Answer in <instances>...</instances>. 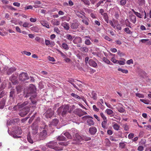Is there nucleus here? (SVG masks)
<instances>
[{
	"instance_id": "nucleus-51",
	"label": "nucleus",
	"mask_w": 151,
	"mask_h": 151,
	"mask_svg": "<svg viewBox=\"0 0 151 151\" xmlns=\"http://www.w3.org/2000/svg\"><path fill=\"white\" fill-rule=\"evenodd\" d=\"M21 53L23 54H25L26 55L28 56H30L31 54V53L30 52L26 51H22Z\"/></svg>"
},
{
	"instance_id": "nucleus-39",
	"label": "nucleus",
	"mask_w": 151,
	"mask_h": 151,
	"mask_svg": "<svg viewBox=\"0 0 151 151\" xmlns=\"http://www.w3.org/2000/svg\"><path fill=\"white\" fill-rule=\"evenodd\" d=\"M62 47L63 49L65 50H67L69 49V47L67 44L65 43H63L62 44Z\"/></svg>"
},
{
	"instance_id": "nucleus-28",
	"label": "nucleus",
	"mask_w": 151,
	"mask_h": 151,
	"mask_svg": "<svg viewBox=\"0 0 151 151\" xmlns=\"http://www.w3.org/2000/svg\"><path fill=\"white\" fill-rule=\"evenodd\" d=\"M137 3L140 6H144L145 4V0H137Z\"/></svg>"
},
{
	"instance_id": "nucleus-14",
	"label": "nucleus",
	"mask_w": 151,
	"mask_h": 151,
	"mask_svg": "<svg viewBox=\"0 0 151 151\" xmlns=\"http://www.w3.org/2000/svg\"><path fill=\"white\" fill-rule=\"evenodd\" d=\"M83 111L81 109H77L74 111V113L75 114L78 115L81 117L83 115L82 114Z\"/></svg>"
},
{
	"instance_id": "nucleus-15",
	"label": "nucleus",
	"mask_w": 151,
	"mask_h": 151,
	"mask_svg": "<svg viewBox=\"0 0 151 151\" xmlns=\"http://www.w3.org/2000/svg\"><path fill=\"white\" fill-rule=\"evenodd\" d=\"M88 63L91 66L94 67L96 68L97 67V65L95 61L92 59H90L88 61Z\"/></svg>"
},
{
	"instance_id": "nucleus-3",
	"label": "nucleus",
	"mask_w": 151,
	"mask_h": 151,
	"mask_svg": "<svg viewBox=\"0 0 151 151\" xmlns=\"http://www.w3.org/2000/svg\"><path fill=\"white\" fill-rule=\"evenodd\" d=\"M47 126L45 124H43V126H40L41 129H43L40 131V133L37 134V136L38 137V139L41 140L44 139L47 137V131L45 129L47 128Z\"/></svg>"
},
{
	"instance_id": "nucleus-63",
	"label": "nucleus",
	"mask_w": 151,
	"mask_h": 151,
	"mask_svg": "<svg viewBox=\"0 0 151 151\" xmlns=\"http://www.w3.org/2000/svg\"><path fill=\"white\" fill-rule=\"evenodd\" d=\"M93 109L96 112H98L99 111V108H97L96 105H94L93 106Z\"/></svg>"
},
{
	"instance_id": "nucleus-11",
	"label": "nucleus",
	"mask_w": 151,
	"mask_h": 151,
	"mask_svg": "<svg viewBox=\"0 0 151 151\" xmlns=\"http://www.w3.org/2000/svg\"><path fill=\"white\" fill-rule=\"evenodd\" d=\"M73 42L75 44H78L82 42V40L81 37H76L73 40Z\"/></svg>"
},
{
	"instance_id": "nucleus-41",
	"label": "nucleus",
	"mask_w": 151,
	"mask_h": 151,
	"mask_svg": "<svg viewBox=\"0 0 151 151\" xmlns=\"http://www.w3.org/2000/svg\"><path fill=\"white\" fill-rule=\"evenodd\" d=\"M103 60L104 62H105L106 63L110 65L112 64V63H111L110 61L108 60V59H107V58H106L104 57L103 59Z\"/></svg>"
},
{
	"instance_id": "nucleus-29",
	"label": "nucleus",
	"mask_w": 151,
	"mask_h": 151,
	"mask_svg": "<svg viewBox=\"0 0 151 151\" xmlns=\"http://www.w3.org/2000/svg\"><path fill=\"white\" fill-rule=\"evenodd\" d=\"M16 69L15 68H11L9 69L7 71V74L8 75H10L14 71L16 70Z\"/></svg>"
},
{
	"instance_id": "nucleus-49",
	"label": "nucleus",
	"mask_w": 151,
	"mask_h": 151,
	"mask_svg": "<svg viewBox=\"0 0 151 151\" xmlns=\"http://www.w3.org/2000/svg\"><path fill=\"white\" fill-rule=\"evenodd\" d=\"M106 0H100L97 4H96V7H98L100 6L101 4H103L104 1Z\"/></svg>"
},
{
	"instance_id": "nucleus-42",
	"label": "nucleus",
	"mask_w": 151,
	"mask_h": 151,
	"mask_svg": "<svg viewBox=\"0 0 151 151\" xmlns=\"http://www.w3.org/2000/svg\"><path fill=\"white\" fill-rule=\"evenodd\" d=\"M90 140H91V138L90 137H88L86 136H84L83 137H81V141L82 140L88 141Z\"/></svg>"
},
{
	"instance_id": "nucleus-10",
	"label": "nucleus",
	"mask_w": 151,
	"mask_h": 151,
	"mask_svg": "<svg viewBox=\"0 0 151 151\" xmlns=\"http://www.w3.org/2000/svg\"><path fill=\"white\" fill-rule=\"evenodd\" d=\"M139 12L140 13L136 12V14H135L136 16L139 18H142V17L144 16V19H146L147 17L146 13L145 12V11L141 9H139Z\"/></svg>"
},
{
	"instance_id": "nucleus-25",
	"label": "nucleus",
	"mask_w": 151,
	"mask_h": 151,
	"mask_svg": "<svg viewBox=\"0 0 151 151\" xmlns=\"http://www.w3.org/2000/svg\"><path fill=\"white\" fill-rule=\"evenodd\" d=\"M75 81V80L74 79H72V78H69L68 79V82L70 83H71V84H72L73 86L75 87V88H76V89H77L78 90H79L78 88L77 87L76 85L74 84V83H73V82Z\"/></svg>"
},
{
	"instance_id": "nucleus-13",
	"label": "nucleus",
	"mask_w": 151,
	"mask_h": 151,
	"mask_svg": "<svg viewBox=\"0 0 151 151\" xmlns=\"http://www.w3.org/2000/svg\"><path fill=\"white\" fill-rule=\"evenodd\" d=\"M10 80L14 84H16L18 82L17 77L14 75H12L10 78Z\"/></svg>"
},
{
	"instance_id": "nucleus-7",
	"label": "nucleus",
	"mask_w": 151,
	"mask_h": 151,
	"mask_svg": "<svg viewBox=\"0 0 151 151\" xmlns=\"http://www.w3.org/2000/svg\"><path fill=\"white\" fill-rule=\"evenodd\" d=\"M29 78V76L27 73L22 72L19 75V79L22 81L28 80Z\"/></svg>"
},
{
	"instance_id": "nucleus-45",
	"label": "nucleus",
	"mask_w": 151,
	"mask_h": 151,
	"mask_svg": "<svg viewBox=\"0 0 151 151\" xmlns=\"http://www.w3.org/2000/svg\"><path fill=\"white\" fill-rule=\"evenodd\" d=\"M84 18V19H83L82 20V22L85 24L86 25H88L89 24L88 22L89 21V20L87 18L86 19V17H85Z\"/></svg>"
},
{
	"instance_id": "nucleus-52",
	"label": "nucleus",
	"mask_w": 151,
	"mask_h": 151,
	"mask_svg": "<svg viewBox=\"0 0 151 151\" xmlns=\"http://www.w3.org/2000/svg\"><path fill=\"white\" fill-rule=\"evenodd\" d=\"M126 144H125V142H120L119 144V146L120 148H124L126 146Z\"/></svg>"
},
{
	"instance_id": "nucleus-60",
	"label": "nucleus",
	"mask_w": 151,
	"mask_h": 151,
	"mask_svg": "<svg viewBox=\"0 0 151 151\" xmlns=\"http://www.w3.org/2000/svg\"><path fill=\"white\" fill-rule=\"evenodd\" d=\"M117 54L120 57H122L125 55V54L123 52H121L120 50H118L117 51Z\"/></svg>"
},
{
	"instance_id": "nucleus-35",
	"label": "nucleus",
	"mask_w": 151,
	"mask_h": 151,
	"mask_svg": "<svg viewBox=\"0 0 151 151\" xmlns=\"http://www.w3.org/2000/svg\"><path fill=\"white\" fill-rule=\"evenodd\" d=\"M113 127L114 128V129L116 130H119V128L120 127V126L118 125L117 124H114Z\"/></svg>"
},
{
	"instance_id": "nucleus-4",
	"label": "nucleus",
	"mask_w": 151,
	"mask_h": 151,
	"mask_svg": "<svg viewBox=\"0 0 151 151\" xmlns=\"http://www.w3.org/2000/svg\"><path fill=\"white\" fill-rule=\"evenodd\" d=\"M58 144L56 142L51 141L47 145V147L53 149L56 151L62 150L63 148L58 147Z\"/></svg>"
},
{
	"instance_id": "nucleus-32",
	"label": "nucleus",
	"mask_w": 151,
	"mask_h": 151,
	"mask_svg": "<svg viewBox=\"0 0 151 151\" xmlns=\"http://www.w3.org/2000/svg\"><path fill=\"white\" fill-rule=\"evenodd\" d=\"M71 141L67 142H62L59 143V144L60 145H63L64 146H66L69 144L71 143Z\"/></svg>"
},
{
	"instance_id": "nucleus-53",
	"label": "nucleus",
	"mask_w": 151,
	"mask_h": 151,
	"mask_svg": "<svg viewBox=\"0 0 151 151\" xmlns=\"http://www.w3.org/2000/svg\"><path fill=\"white\" fill-rule=\"evenodd\" d=\"M81 1L83 2L86 5H90V2L88 0H81Z\"/></svg>"
},
{
	"instance_id": "nucleus-27",
	"label": "nucleus",
	"mask_w": 151,
	"mask_h": 151,
	"mask_svg": "<svg viewBox=\"0 0 151 151\" xmlns=\"http://www.w3.org/2000/svg\"><path fill=\"white\" fill-rule=\"evenodd\" d=\"M63 134L68 139H72V135L70 134V132H63Z\"/></svg>"
},
{
	"instance_id": "nucleus-57",
	"label": "nucleus",
	"mask_w": 151,
	"mask_h": 151,
	"mask_svg": "<svg viewBox=\"0 0 151 151\" xmlns=\"http://www.w3.org/2000/svg\"><path fill=\"white\" fill-rule=\"evenodd\" d=\"M139 101L145 104H149V101L148 100L140 99L139 100Z\"/></svg>"
},
{
	"instance_id": "nucleus-48",
	"label": "nucleus",
	"mask_w": 151,
	"mask_h": 151,
	"mask_svg": "<svg viewBox=\"0 0 151 151\" xmlns=\"http://www.w3.org/2000/svg\"><path fill=\"white\" fill-rule=\"evenodd\" d=\"M32 30L34 31L35 32H38L39 29L37 27H31Z\"/></svg>"
},
{
	"instance_id": "nucleus-61",
	"label": "nucleus",
	"mask_w": 151,
	"mask_h": 151,
	"mask_svg": "<svg viewBox=\"0 0 151 151\" xmlns=\"http://www.w3.org/2000/svg\"><path fill=\"white\" fill-rule=\"evenodd\" d=\"M100 116L104 120H106L107 118L105 116L104 114L102 112L100 114Z\"/></svg>"
},
{
	"instance_id": "nucleus-58",
	"label": "nucleus",
	"mask_w": 151,
	"mask_h": 151,
	"mask_svg": "<svg viewBox=\"0 0 151 151\" xmlns=\"http://www.w3.org/2000/svg\"><path fill=\"white\" fill-rule=\"evenodd\" d=\"M66 38L70 41H72L73 39L72 35L68 34L66 35Z\"/></svg>"
},
{
	"instance_id": "nucleus-8",
	"label": "nucleus",
	"mask_w": 151,
	"mask_h": 151,
	"mask_svg": "<svg viewBox=\"0 0 151 151\" xmlns=\"http://www.w3.org/2000/svg\"><path fill=\"white\" fill-rule=\"evenodd\" d=\"M54 114V111L51 108H49L45 113V117L47 118H50L53 116Z\"/></svg>"
},
{
	"instance_id": "nucleus-64",
	"label": "nucleus",
	"mask_w": 151,
	"mask_h": 151,
	"mask_svg": "<svg viewBox=\"0 0 151 151\" xmlns=\"http://www.w3.org/2000/svg\"><path fill=\"white\" fill-rule=\"evenodd\" d=\"M116 27L117 29L119 30H121L122 29V26L120 24L118 23L117 24V25L115 26V27Z\"/></svg>"
},
{
	"instance_id": "nucleus-34",
	"label": "nucleus",
	"mask_w": 151,
	"mask_h": 151,
	"mask_svg": "<svg viewBox=\"0 0 151 151\" xmlns=\"http://www.w3.org/2000/svg\"><path fill=\"white\" fill-rule=\"evenodd\" d=\"M105 112L108 115H111L114 113V111L111 109H107L105 111Z\"/></svg>"
},
{
	"instance_id": "nucleus-24",
	"label": "nucleus",
	"mask_w": 151,
	"mask_h": 151,
	"mask_svg": "<svg viewBox=\"0 0 151 151\" xmlns=\"http://www.w3.org/2000/svg\"><path fill=\"white\" fill-rule=\"evenodd\" d=\"M15 132L17 134H21L22 133L21 128L19 127H17Z\"/></svg>"
},
{
	"instance_id": "nucleus-26",
	"label": "nucleus",
	"mask_w": 151,
	"mask_h": 151,
	"mask_svg": "<svg viewBox=\"0 0 151 151\" xmlns=\"http://www.w3.org/2000/svg\"><path fill=\"white\" fill-rule=\"evenodd\" d=\"M75 13L77 16L78 17H79L81 18L82 19H83L84 18L86 17L83 14L79 12H76Z\"/></svg>"
},
{
	"instance_id": "nucleus-12",
	"label": "nucleus",
	"mask_w": 151,
	"mask_h": 151,
	"mask_svg": "<svg viewBox=\"0 0 151 151\" xmlns=\"http://www.w3.org/2000/svg\"><path fill=\"white\" fill-rule=\"evenodd\" d=\"M80 23L77 21L76 22L72 23L71 24V27L72 29H77L79 26Z\"/></svg>"
},
{
	"instance_id": "nucleus-22",
	"label": "nucleus",
	"mask_w": 151,
	"mask_h": 151,
	"mask_svg": "<svg viewBox=\"0 0 151 151\" xmlns=\"http://www.w3.org/2000/svg\"><path fill=\"white\" fill-rule=\"evenodd\" d=\"M90 96L92 98L93 100H96L97 98V94L94 91H92L91 94L89 93Z\"/></svg>"
},
{
	"instance_id": "nucleus-62",
	"label": "nucleus",
	"mask_w": 151,
	"mask_h": 151,
	"mask_svg": "<svg viewBox=\"0 0 151 151\" xmlns=\"http://www.w3.org/2000/svg\"><path fill=\"white\" fill-rule=\"evenodd\" d=\"M127 3V0H121L120 5L122 6L124 5Z\"/></svg>"
},
{
	"instance_id": "nucleus-30",
	"label": "nucleus",
	"mask_w": 151,
	"mask_h": 151,
	"mask_svg": "<svg viewBox=\"0 0 151 151\" xmlns=\"http://www.w3.org/2000/svg\"><path fill=\"white\" fill-rule=\"evenodd\" d=\"M103 16L104 17V19L105 21L106 22L108 23H109V17L108 16V14L106 13H104V14H103Z\"/></svg>"
},
{
	"instance_id": "nucleus-59",
	"label": "nucleus",
	"mask_w": 151,
	"mask_h": 151,
	"mask_svg": "<svg viewBox=\"0 0 151 151\" xmlns=\"http://www.w3.org/2000/svg\"><path fill=\"white\" fill-rule=\"evenodd\" d=\"M123 60H123H117V63L120 65H124L125 63L124 61H125V59H124Z\"/></svg>"
},
{
	"instance_id": "nucleus-16",
	"label": "nucleus",
	"mask_w": 151,
	"mask_h": 151,
	"mask_svg": "<svg viewBox=\"0 0 151 151\" xmlns=\"http://www.w3.org/2000/svg\"><path fill=\"white\" fill-rule=\"evenodd\" d=\"M89 133L91 134H94L97 131V129L96 127H92L89 128Z\"/></svg>"
},
{
	"instance_id": "nucleus-43",
	"label": "nucleus",
	"mask_w": 151,
	"mask_h": 151,
	"mask_svg": "<svg viewBox=\"0 0 151 151\" xmlns=\"http://www.w3.org/2000/svg\"><path fill=\"white\" fill-rule=\"evenodd\" d=\"M124 30L128 34H131L132 33V32L131 31L129 27H126L124 28Z\"/></svg>"
},
{
	"instance_id": "nucleus-37",
	"label": "nucleus",
	"mask_w": 151,
	"mask_h": 151,
	"mask_svg": "<svg viewBox=\"0 0 151 151\" xmlns=\"http://www.w3.org/2000/svg\"><path fill=\"white\" fill-rule=\"evenodd\" d=\"M71 95L72 96L74 97L75 99L79 100L81 99V97L76 94L73 93H71Z\"/></svg>"
},
{
	"instance_id": "nucleus-56",
	"label": "nucleus",
	"mask_w": 151,
	"mask_h": 151,
	"mask_svg": "<svg viewBox=\"0 0 151 151\" xmlns=\"http://www.w3.org/2000/svg\"><path fill=\"white\" fill-rule=\"evenodd\" d=\"M136 96L140 98H143L145 97L144 95L143 94L140 93H136Z\"/></svg>"
},
{
	"instance_id": "nucleus-44",
	"label": "nucleus",
	"mask_w": 151,
	"mask_h": 151,
	"mask_svg": "<svg viewBox=\"0 0 151 151\" xmlns=\"http://www.w3.org/2000/svg\"><path fill=\"white\" fill-rule=\"evenodd\" d=\"M27 138L28 142L31 144L33 143V141L31 137L29 134L27 135Z\"/></svg>"
},
{
	"instance_id": "nucleus-55",
	"label": "nucleus",
	"mask_w": 151,
	"mask_h": 151,
	"mask_svg": "<svg viewBox=\"0 0 151 151\" xmlns=\"http://www.w3.org/2000/svg\"><path fill=\"white\" fill-rule=\"evenodd\" d=\"M118 70L121 71L123 73H127L128 72V70H124L122 68H119L118 69Z\"/></svg>"
},
{
	"instance_id": "nucleus-47",
	"label": "nucleus",
	"mask_w": 151,
	"mask_h": 151,
	"mask_svg": "<svg viewBox=\"0 0 151 151\" xmlns=\"http://www.w3.org/2000/svg\"><path fill=\"white\" fill-rule=\"evenodd\" d=\"M123 127L125 131H127L129 130V126L127 123L123 125Z\"/></svg>"
},
{
	"instance_id": "nucleus-33",
	"label": "nucleus",
	"mask_w": 151,
	"mask_h": 151,
	"mask_svg": "<svg viewBox=\"0 0 151 151\" xmlns=\"http://www.w3.org/2000/svg\"><path fill=\"white\" fill-rule=\"evenodd\" d=\"M57 139L59 141H65L66 139V137L62 135H61L58 137Z\"/></svg>"
},
{
	"instance_id": "nucleus-54",
	"label": "nucleus",
	"mask_w": 151,
	"mask_h": 151,
	"mask_svg": "<svg viewBox=\"0 0 151 151\" xmlns=\"http://www.w3.org/2000/svg\"><path fill=\"white\" fill-rule=\"evenodd\" d=\"M85 43L87 45H89L92 44V43L89 39H86L85 41Z\"/></svg>"
},
{
	"instance_id": "nucleus-20",
	"label": "nucleus",
	"mask_w": 151,
	"mask_h": 151,
	"mask_svg": "<svg viewBox=\"0 0 151 151\" xmlns=\"http://www.w3.org/2000/svg\"><path fill=\"white\" fill-rule=\"evenodd\" d=\"M16 93V90L14 89H12L11 91L10 92V95L9 97H12V98L13 100H14V99Z\"/></svg>"
},
{
	"instance_id": "nucleus-50",
	"label": "nucleus",
	"mask_w": 151,
	"mask_h": 151,
	"mask_svg": "<svg viewBox=\"0 0 151 151\" xmlns=\"http://www.w3.org/2000/svg\"><path fill=\"white\" fill-rule=\"evenodd\" d=\"M125 24L127 27H129L130 28H131V23L129 21L128 19H127L125 20Z\"/></svg>"
},
{
	"instance_id": "nucleus-38",
	"label": "nucleus",
	"mask_w": 151,
	"mask_h": 151,
	"mask_svg": "<svg viewBox=\"0 0 151 151\" xmlns=\"http://www.w3.org/2000/svg\"><path fill=\"white\" fill-rule=\"evenodd\" d=\"M35 40L39 42L42 43L44 42V40L43 39H41L40 38L38 37H36Z\"/></svg>"
},
{
	"instance_id": "nucleus-31",
	"label": "nucleus",
	"mask_w": 151,
	"mask_h": 151,
	"mask_svg": "<svg viewBox=\"0 0 151 151\" xmlns=\"http://www.w3.org/2000/svg\"><path fill=\"white\" fill-rule=\"evenodd\" d=\"M5 100L3 99L0 102V108L3 109L4 106V105L5 103Z\"/></svg>"
},
{
	"instance_id": "nucleus-21",
	"label": "nucleus",
	"mask_w": 151,
	"mask_h": 151,
	"mask_svg": "<svg viewBox=\"0 0 151 151\" xmlns=\"http://www.w3.org/2000/svg\"><path fill=\"white\" fill-rule=\"evenodd\" d=\"M51 23L54 26H58L60 24V22L56 19H52L51 21Z\"/></svg>"
},
{
	"instance_id": "nucleus-36",
	"label": "nucleus",
	"mask_w": 151,
	"mask_h": 151,
	"mask_svg": "<svg viewBox=\"0 0 151 151\" xmlns=\"http://www.w3.org/2000/svg\"><path fill=\"white\" fill-rule=\"evenodd\" d=\"M80 50L83 51V52H87L88 51V48L86 47H81L80 48Z\"/></svg>"
},
{
	"instance_id": "nucleus-18",
	"label": "nucleus",
	"mask_w": 151,
	"mask_h": 151,
	"mask_svg": "<svg viewBox=\"0 0 151 151\" xmlns=\"http://www.w3.org/2000/svg\"><path fill=\"white\" fill-rule=\"evenodd\" d=\"M40 22L44 27H45L47 28H49L50 27L48 23L46 21L40 20Z\"/></svg>"
},
{
	"instance_id": "nucleus-2",
	"label": "nucleus",
	"mask_w": 151,
	"mask_h": 151,
	"mask_svg": "<svg viewBox=\"0 0 151 151\" xmlns=\"http://www.w3.org/2000/svg\"><path fill=\"white\" fill-rule=\"evenodd\" d=\"M74 108L75 106L73 105L72 109L71 108L70 110L69 111V106L68 105H66L64 107H59L57 111V113L58 115H61L62 116H63L68 112L71 113L73 110V109Z\"/></svg>"
},
{
	"instance_id": "nucleus-9",
	"label": "nucleus",
	"mask_w": 151,
	"mask_h": 151,
	"mask_svg": "<svg viewBox=\"0 0 151 151\" xmlns=\"http://www.w3.org/2000/svg\"><path fill=\"white\" fill-rule=\"evenodd\" d=\"M30 107V106L25 107L22 110V112L19 113V115L23 117L25 115L27 114L29 111Z\"/></svg>"
},
{
	"instance_id": "nucleus-23",
	"label": "nucleus",
	"mask_w": 151,
	"mask_h": 151,
	"mask_svg": "<svg viewBox=\"0 0 151 151\" xmlns=\"http://www.w3.org/2000/svg\"><path fill=\"white\" fill-rule=\"evenodd\" d=\"M131 22L133 23H135L136 21V17L134 15H132L130 16L129 19Z\"/></svg>"
},
{
	"instance_id": "nucleus-17",
	"label": "nucleus",
	"mask_w": 151,
	"mask_h": 151,
	"mask_svg": "<svg viewBox=\"0 0 151 151\" xmlns=\"http://www.w3.org/2000/svg\"><path fill=\"white\" fill-rule=\"evenodd\" d=\"M119 104L120 106L116 107L117 110L120 113H124L125 111L124 107L121 103H119Z\"/></svg>"
},
{
	"instance_id": "nucleus-46",
	"label": "nucleus",
	"mask_w": 151,
	"mask_h": 151,
	"mask_svg": "<svg viewBox=\"0 0 151 151\" xmlns=\"http://www.w3.org/2000/svg\"><path fill=\"white\" fill-rule=\"evenodd\" d=\"M107 122V120H104L102 122V123L101 124L102 126V127L104 129H105L106 128Z\"/></svg>"
},
{
	"instance_id": "nucleus-6",
	"label": "nucleus",
	"mask_w": 151,
	"mask_h": 151,
	"mask_svg": "<svg viewBox=\"0 0 151 151\" xmlns=\"http://www.w3.org/2000/svg\"><path fill=\"white\" fill-rule=\"evenodd\" d=\"M90 118H93L90 116H84L82 117V119L83 120L87 119V122L89 126H91L94 124V122L93 120L91 119H89Z\"/></svg>"
},
{
	"instance_id": "nucleus-40",
	"label": "nucleus",
	"mask_w": 151,
	"mask_h": 151,
	"mask_svg": "<svg viewBox=\"0 0 151 151\" xmlns=\"http://www.w3.org/2000/svg\"><path fill=\"white\" fill-rule=\"evenodd\" d=\"M58 123V120L57 119H55L52 120V124L53 125L56 126V125Z\"/></svg>"
},
{
	"instance_id": "nucleus-19",
	"label": "nucleus",
	"mask_w": 151,
	"mask_h": 151,
	"mask_svg": "<svg viewBox=\"0 0 151 151\" xmlns=\"http://www.w3.org/2000/svg\"><path fill=\"white\" fill-rule=\"evenodd\" d=\"M61 25L64 27V29L66 30H68L69 29L70 27L68 23L65 22H62L61 24Z\"/></svg>"
},
{
	"instance_id": "nucleus-1",
	"label": "nucleus",
	"mask_w": 151,
	"mask_h": 151,
	"mask_svg": "<svg viewBox=\"0 0 151 151\" xmlns=\"http://www.w3.org/2000/svg\"><path fill=\"white\" fill-rule=\"evenodd\" d=\"M70 132L74 138L73 140L71 141V144H79L81 139V137L78 134V130L75 128H73L70 131Z\"/></svg>"
},
{
	"instance_id": "nucleus-5",
	"label": "nucleus",
	"mask_w": 151,
	"mask_h": 151,
	"mask_svg": "<svg viewBox=\"0 0 151 151\" xmlns=\"http://www.w3.org/2000/svg\"><path fill=\"white\" fill-rule=\"evenodd\" d=\"M36 87L33 84H31L28 89V92L29 94H32L30 97V99H32V98H35L37 96V94L36 93Z\"/></svg>"
}]
</instances>
